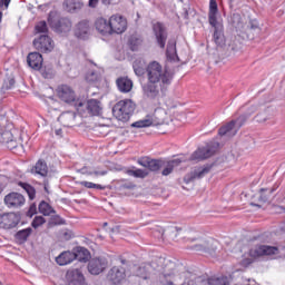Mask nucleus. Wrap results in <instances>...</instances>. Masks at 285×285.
<instances>
[{"mask_svg":"<svg viewBox=\"0 0 285 285\" xmlns=\"http://www.w3.org/2000/svg\"><path fill=\"white\" fill-rule=\"evenodd\" d=\"M147 83L142 85V92L147 99H159L166 97L170 83H173V72L164 69L157 61H151L147 68Z\"/></svg>","mask_w":285,"mask_h":285,"instance_id":"1","label":"nucleus"},{"mask_svg":"<svg viewBox=\"0 0 285 285\" xmlns=\"http://www.w3.org/2000/svg\"><path fill=\"white\" fill-rule=\"evenodd\" d=\"M89 258L90 252L83 247H79L77 253L62 252L59 256L56 257V262L59 264V266H68V264H72L75 259L86 263Z\"/></svg>","mask_w":285,"mask_h":285,"instance_id":"2","label":"nucleus"},{"mask_svg":"<svg viewBox=\"0 0 285 285\" xmlns=\"http://www.w3.org/2000/svg\"><path fill=\"white\" fill-rule=\"evenodd\" d=\"M134 112L135 102L130 99L120 100L112 107V115L118 121H129Z\"/></svg>","mask_w":285,"mask_h":285,"instance_id":"3","label":"nucleus"},{"mask_svg":"<svg viewBox=\"0 0 285 285\" xmlns=\"http://www.w3.org/2000/svg\"><path fill=\"white\" fill-rule=\"evenodd\" d=\"M279 253V248L269 245H257L249 249V257L243 259L244 266H249L253 264L255 259H259V257H271V255H277Z\"/></svg>","mask_w":285,"mask_h":285,"instance_id":"4","label":"nucleus"},{"mask_svg":"<svg viewBox=\"0 0 285 285\" xmlns=\"http://www.w3.org/2000/svg\"><path fill=\"white\" fill-rule=\"evenodd\" d=\"M57 94L61 101L65 104H72L75 108L80 112L81 107L85 106L83 101L77 99V95L75 94V89L68 85H61L57 89Z\"/></svg>","mask_w":285,"mask_h":285,"instance_id":"5","label":"nucleus"},{"mask_svg":"<svg viewBox=\"0 0 285 285\" xmlns=\"http://www.w3.org/2000/svg\"><path fill=\"white\" fill-rule=\"evenodd\" d=\"M247 119L248 117L243 115L239 116L236 120H232L227 125L220 127L218 130L219 137H235L239 131V128L246 124Z\"/></svg>","mask_w":285,"mask_h":285,"instance_id":"6","label":"nucleus"},{"mask_svg":"<svg viewBox=\"0 0 285 285\" xmlns=\"http://www.w3.org/2000/svg\"><path fill=\"white\" fill-rule=\"evenodd\" d=\"M219 148V142H208L205 147H199L190 156L191 161H204V159H209Z\"/></svg>","mask_w":285,"mask_h":285,"instance_id":"7","label":"nucleus"},{"mask_svg":"<svg viewBox=\"0 0 285 285\" xmlns=\"http://www.w3.org/2000/svg\"><path fill=\"white\" fill-rule=\"evenodd\" d=\"M49 26L57 32V35H61L62 37L68 36L70 30H72V21L68 18H59V19H50Z\"/></svg>","mask_w":285,"mask_h":285,"instance_id":"8","label":"nucleus"},{"mask_svg":"<svg viewBox=\"0 0 285 285\" xmlns=\"http://www.w3.org/2000/svg\"><path fill=\"white\" fill-rule=\"evenodd\" d=\"M190 250L195 253H208L213 255L217 250V240L213 238H200L197 243L190 247Z\"/></svg>","mask_w":285,"mask_h":285,"instance_id":"9","label":"nucleus"},{"mask_svg":"<svg viewBox=\"0 0 285 285\" xmlns=\"http://www.w3.org/2000/svg\"><path fill=\"white\" fill-rule=\"evenodd\" d=\"M153 32L157 46H159L161 49L166 48V41H168V30L166 29V24L161 22H155L153 24Z\"/></svg>","mask_w":285,"mask_h":285,"instance_id":"10","label":"nucleus"},{"mask_svg":"<svg viewBox=\"0 0 285 285\" xmlns=\"http://www.w3.org/2000/svg\"><path fill=\"white\" fill-rule=\"evenodd\" d=\"M33 46L39 52H52L55 50V41L48 35H41L33 40Z\"/></svg>","mask_w":285,"mask_h":285,"instance_id":"11","label":"nucleus"},{"mask_svg":"<svg viewBox=\"0 0 285 285\" xmlns=\"http://www.w3.org/2000/svg\"><path fill=\"white\" fill-rule=\"evenodd\" d=\"M19 222H21V219L16 213L0 215V228H3V230H12V228H17Z\"/></svg>","mask_w":285,"mask_h":285,"instance_id":"12","label":"nucleus"},{"mask_svg":"<svg viewBox=\"0 0 285 285\" xmlns=\"http://www.w3.org/2000/svg\"><path fill=\"white\" fill-rule=\"evenodd\" d=\"M109 26L111 35L112 32L116 35H122V32H126L128 28V22L126 21V18L115 14L109 18Z\"/></svg>","mask_w":285,"mask_h":285,"instance_id":"13","label":"nucleus"},{"mask_svg":"<svg viewBox=\"0 0 285 285\" xmlns=\"http://www.w3.org/2000/svg\"><path fill=\"white\" fill-rule=\"evenodd\" d=\"M26 204V197L17 191L9 193L4 196V205L7 208H21Z\"/></svg>","mask_w":285,"mask_h":285,"instance_id":"14","label":"nucleus"},{"mask_svg":"<svg viewBox=\"0 0 285 285\" xmlns=\"http://www.w3.org/2000/svg\"><path fill=\"white\" fill-rule=\"evenodd\" d=\"M107 279L114 285L121 284L126 279V268L121 266H114L107 274Z\"/></svg>","mask_w":285,"mask_h":285,"instance_id":"15","label":"nucleus"},{"mask_svg":"<svg viewBox=\"0 0 285 285\" xmlns=\"http://www.w3.org/2000/svg\"><path fill=\"white\" fill-rule=\"evenodd\" d=\"M163 163L164 159H150L148 157H142L137 160V164H139V166H142V168H148V170H151V173H157V170H161Z\"/></svg>","mask_w":285,"mask_h":285,"instance_id":"16","label":"nucleus"},{"mask_svg":"<svg viewBox=\"0 0 285 285\" xmlns=\"http://www.w3.org/2000/svg\"><path fill=\"white\" fill-rule=\"evenodd\" d=\"M108 263L104 258H92L88 264V271L91 275H100L106 271Z\"/></svg>","mask_w":285,"mask_h":285,"instance_id":"17","label":"nucleus"},{"mask_svg":"<svg viewBox=\"0 0 285 285\" xmlns=\"http://www.w3.org/2000/svg\"><path fill=\"white\" fill-rule=\"evenodd\" d=\"M73 32L77 39L86 41V39H89L90 37V24L88 21L82 20L76 24Z\"/></svg>","mask_w":285,"mask_h":285,"instance_id":"18","label":"nucleus"},{"mask_svg":"<svg viewBox=\"0 0 285 285\" xmlns=\"http://www.w3.org/2000/svg\"><path fill=\"white\" fill-rule=\"evenodd\" d=\"M208 173H210V167H198L190 171L189 174H187L184 178V181L186 184H190V181H195V179H202L206 177Z\"/></svg>","mask_w":285,"mask_h":285,"instance_id":"19","label":"nucleus"},{"mask_svg":"<svg viewBox=\"0 0 285 285\" xmlns=\"http://www.w3.org/2000/svg\"><path fill=\"white\" fill-rule=\"evenodd\" d=\"M183 161H184V159H181V158H175L171 160H163V165H161L163 177H168V175H171L173 170H175V168H177L178 166H181Z\"/></svg>","mask_w":285,"mask_h":285,"instance_id":"20","label":"nucleus"},{"mask_svg":"<svg viewBox=\"0 0 285 285\" xmlns=\"http://www.w3.org/2000/svg\"><path fill=\"white\" fill-rule=\"evenodd\" d=\"M27 63L32 70H41V66H43V56L37 51L31 52L27 57Z\"/></svg>","mask_w":285,"mask_h":285,"instance_id":"21","label":"nucleus"},{"mask_svg":"<svg viewBox=\"0 0 285 285\" xmlns=\"http://www.w3.org/2000/svg\"><path fill=\"white\" fill-rule=\"evenodd\" d=\"M67 279L69 285H83V282H86L83 273H81L79 269H72L71 272H68Z\"/></svg>","mask_w":285,"mask_h":285,"instance_id":"22","label":"nucleus"},{"mask_svg":"<svg viewBox=\"0 0 285 285\" xmlns=\"http://www.w3.org/2000/svg\"><path fill=\"white\" fill-rule=\"evenodd\" d=\"M217 14H219V7L217 0H209L208 21L210 26H217Z\"/></svg>","mask_w":285,"mask_h":285,"instance_id":"23","label":"nucleus"},{"mask_svg":"<svg viewBox=\"0 0 285 285\" xmlns=\"http://www.w3.org/2000/svg\"><path fill=\"white\" fill-rule=\"evenodd\" d=\"M214 28V41L218 48H224L226 46V37L224 36V31L222 29V24L216 23V26H212Z\"/></svg>","mask_w":285,"mask_h":285,"instance_id":"24","label":"nucleus"},{"mask_svg":"<svg viewBox=\"0 0 285 285\" xmlns=\"http://www.w3.org/2000/svg\"><path fill=\"white\" fill-rule=\"evenodd\" d=\"M86 109L87 112L97 117L98 115H101V102L97 99H90L86 104Z\"/></svg>","mask_w":285,"mask_h":285,"instance_id":"25","label":"nucleus"},{"mask_svg":"<svg viewBox=\"0 0 285 285\" xmlns=\"http://www.w3.org/2000/svg\"><path fill=\"white\" fill-rule=\"evenodd\" d=\"M33 175H40L41 177L48 176V163L43 159H39L36 165L31 168Z\"/></svg>","mask_w":285,"mask_h":285,"instance_id":"26","label":"nucleus"},{"mask_svg":"<svg viewBox=\"0 0 285 285\" xmlns=\"http://www.w3.org/2000/svg\"><path fill=\"white\" fill-rule=\"evenodd\" d=\"M96 30L100 32V35H111L110 31V20H107L105 18H98L96 20Z\"/></svg>","mask_w":285,"mask_h":285,"instance_id":"27","label":"nucleus"},{"mask_svg":"<svg viewBox=\"0 0 285 285\" xmlns=\"http://www.w3.org/2000/svg\"><path fill=\"white\" fill-rule=\"evenodd\" d=\"M116 83L120 92H130L132 90V80H130L129 78H118Z\"/></svg>","mask_w":285,"mask_h":285,"instance_id":"28","label":"nucleus"},{"mask_svg":"<svg viewBox=\"0 0 285 285\" xmlns=\"http://www.w3.org/2000/svg\"><path fill=\"white\" fill-rule=\"evenodd\" d=\"M30 235H32V228H30V227L18 230L14 234V240L17 244H26V242H28V238L30 237Z\"/></svg>","mask_w":285,"mask_h":285,"instance_id":"29","label":"nucleus"},{"mask_svg":"<svg viewBox=\"0 0 285 285\" xmlns=\"http://www.w3.org/2000/svg\"><path fill=\"white\" fill-rule=\"evenodd\" d=\"M75 119H77V115L73 111H66L59 116L58 121H60L62 126L68 127L73 124Z\"/></svg>","mask_w":285,"mask_h":285,"instance_id":"30","label":"nucleus"},{"mask_svg":"<svg viewBox=\"0 0 285 285\" xmlns=\"http://www.w3.org/2000/svg\"><path fill=\"white\" fill-rule=\"evenodd\" d=\"M78 173H80V175H87L88 177H106V175H108V170L104 169V170H99V169H88V167H82L81 169H78Z\"/></svg>","mask_w":285,"mask_h":285,"instance_id":"31","label":"nucleus"},{"mask_svg":"<svg viewBox=\"0 0 285 285\" xmlns=\"http://www.w3.org/2000/svg\"><path fill=\"white\" fill-rule=\"evenodd\" d=\"M63 6L68 12H75V10L83 8V2L81 0H65Z\"/></svg>","mask_w":285,"mask_h":285,"instance_id":"32","label":"nucleus"},{"mask_svg":"<svg viewBox=\"0 0 285 285\" xmlns=\"http://www.w3.org/2000/svg\"><path fill=\"white\" fill-rule=\"evenodd\" d=\"M232 23L236 30H244V26H246V20L239 13H234L232 17Z\"/></svg>","mask_w":285,"mask_h":285,"instance_id":"33","label":"nucleus"},{"mask_svg":"<svg viewBox=\"0 0 285 285\" xmlns=\"http://www.w3.org/2000/svg\"><path fill=\"white\" fill-rule=\"evenodd\" d=\"M39 213H41V215H45V217H48L52 214H55V208H52V206H50V204L46 203V202H41L39 204Z\"/></svg>","mask_w":285,"mask_h":285,"instance_id":"34","label":"nucleus"},{"mask_svg":"<svg viewBox=\"0 0 285 285\" xmlns=\"http://www.w3.org/2000/svg\"><path fill=\"white\" fill-rule=\"evenodd\" d=\"M144 40H141V37L139 36H130L128 40V45L130 47V50L135 52L136 50H139V46H141Z\"/></svg>","mask_w":285,"mask_h":285,"instance_id":"35","label":"nucleus"},{"mask_svg":"<svg viewBox=\"0 0 285 285\" xmlns=\"http://www.w3.org/2000/svg\"><path fill=\"white\" fill-rule=\"evenodd\" d=\"M150 275V265H142L136 269V276L141 279H148Z\"/></svg>","mask_w":285,"mask_h":285,"instance_id":"36","label":"nucleus"},{"mask_svg":"<svg viewBox=\"0 0 285 285\" xmlns=\"http://www.w3.org/2000/svg\"><path fill=\"white\" fill-rule=\"evenodd\" d=\"M18 186H20V188H23V190H26L27 195L29 196V199H35L36 195H37V190L35 189V187H32L30 184L27 183H18Z\"/></svg>","mask_w":285,"mask_h":285,"instance_id":"37","label":"nucleus"},{"mask_svg":"<svg viewBox=\"0 0 285 285\" xmlns=\"http://www.w3.org/2000/svg\"><path fill=\"white\" fill-rule=\"evenodd\" d=\"M275 191V188H262L261 189V196L259 202L263 204H266L271 199V195Z\"/></svg>","mask_w":285,"mask_h":285,"instance_id":"38","label":"nucleus"},{"mask_svg":"<svg viewBox=\"0 0 285 285\" xmlns=\"http://www.w3.org/2000/svg\"><path fill=\"white\" fill-rule=\"evenodd\" d=\"M153 125V119L147 118L131 124V128H148Z\"/></svg>","mask_w":285,"mask_h":285,"instance_id":"39","label":"nucleus"},{"mask_svg":"<svg viewBox=\"0 0 285 285\" xmlns=\"http://www.w3.org/2000/svg\"><path fill=\"white\" fill-rule=\"evenodd\" d=\"M207 285H229L228 277L209 278Z\"/></svg>","mask_w":285,"mask_h":285,"instance_id":"40","label":"nucleus"},{"mask_svg":"<svg viewBox=\"0 0 285 285\" xmlns=\"http://www.w3.org/2000/svg\"><path fill=\"white\" fill-rule=\"evenodd\" d=\"M167 57L169 59H175L177 57V48L175 47V42H168Z\"/></svg>","mask_w":285,"mask_h":285,"instance_id":"41","label":"nucleus"},{"mask_svg":"<svg viewBox=\"0 0 285 285\" xmlns=\"http://www.w3.org/2000/svg\"><path fill=\"white\" fill-rule=\"evenodd\" d=\"M80 186H83L85 188H96V190H106L105 186L86 180L81 181Z\"/></svg>","mask_w":285,"mask_h":285,"instance_id":"42","label":"nucleus"},{"mask_svg":"<svg viewBox=\"0 0 285 285\" xmlns=\"http://www.w3.org/2000/svg\"><path fill=\"white\" fill-rule=\"evenodd\" d=\"M36 32L39 35H47L48 32V23L46 21H40L36 24Z\"/></svg>","mask_w":285,"mask_h":285,"instance_id":"43","label":"nucleus"},{"mask_svg":"<svg viewBox=\"0 0 285 285\" xmlns=\"http://www.w3.org/2000/svg\"><path fill=\"white\" fill-rule=\"evenodd\" d=\"M49 224H50L51 226H61V225L66 224V220H63V218H61V216L55 215V216H52V217L50 218Z\"/></svg>","mask_w":285,"mask_h":285,"instance_id":"44","label":"nucleus"},{"mask_svg":"<svg viewBox=\"0 0 285 285\" xmlns=\"http://www.w3.org/2000/svg\"><path fill=\"white\" fill-rule=\"evenodd\" d=\"M128 175H132L134 177H139L140 179H144V177H148V171L144 169H136L128 171Z\"/></svg>","mask_w":285,"mask_h":285,"instance_id":"45","label":"nucleus"},{"mask_svg":"<svg viewBox=\"0 0 285 285\" xmlns=\"http://www.w3.org/2000/svg\"><path fill=\"white\" fill-rule=\"evenodd\" d=\"M46 218L43 216H36L31 223L32 228H39V226H43Z\"/></svg>","mask_w":285,"mask_h":285,"instance_id":"46","label":"nucleus"},{"mask_svg":"<svg viewBox=\"0 0 285 285\" xmlns=\"http://www.w3.org/2000/svg\"><path fill=\"white\" fill-rule=\"evenodd\" d=\"M135 75H137V77H141V75H144V67L139 66L138 61H135L132 65Z\"/></svg>","mask_w":285,"mask_h":285,"instance_id":"47","label":"nucleus"},{"mask_svg":"<svg viewBox=\"0 0 285 285\" xmlns=\"http://www.w3.org/2000/svg\"><path fill=\"white\" fill-rule=\"evenodd\" d=\"M256 121L258 124H264V121H268V119H271L268 117V115L266 112H262V114H258L256 117H255Z\"/></svg>","mask_w":285,"mask_h":285,"instance_id":"48","label":"nucleus"},{"mask_svg":"<svg viewBox=\"0 0 285 285\" xmlns=\"http://www.w3.org/2000/svg\"><path fill=\"white\" fill-rule=\"evenodd\" d=\"M86 79L87 81H97V79H99V73L96 71H90L87 73Z\"/></svg>","mask_w":285,"mask_h":285,"instance_id":"49","label":"nucleus"},{"mask_svg":"<svg viewBox=\"0 0 285 285\" xmlns=\"http://www.w3.org/2000/svg\"><path fill=\"white\" fill-rule=\"evenodd\" d=\"M132 188H135V184L132 183H124L119 187L120 190H132Z\"/></svg>","mask_w":285,"mask_h":285,"instance_id":"50","label":"nucleus"},{"mask_svg":"<svg viewBox=\"0 0 285 285\" xmlns=\"http://www.w3.org/2000/svg\"><path fill=\"white\" fill-rule=\"evenodd\" d=\"M28 217H32L37 215V205H31L29 207V210L27 212Z\"/></svg>","mask_w":285,"mask_h":285,"instance_id":"51","label":"nucleus"},{"mask_svg":"<svg viewBox=\"0 0 285 285\" xmlns=\"http://www.w3.org/2000/svg\"><path fill=\"white\" fill-rule=\"evenodd\" d=\"M9 83V85H8ZM14 86V79H9V82H4L3 88L4 90H10Z\"/></svg>","mask_w":285,"mask_h":285,"instance_id":"52","label":"nucleus"},{"mask_svg":"<svg viewBox=\"0 0 285 285\" xmlns=\"http://www.w3.org/2000/svg\"><path fill=\"white\" fill-rule=\"evenodd\" d=\"M99 6V0H89L88 7L89 8H97Z\"/></svg>","mask_w":285,"mask_h":285,"instance_id":"53","label":"nucleus"},{"mask_svg":"<svg viewBox=\"0 0 285 285\" xmlns=\"http://www.w3.org/2000/svg\"><path fill=\"white\" fill-rule=\"evenodd\" d=\"M10 1L12 0H0V8H6V10H8V7L10 6Z\"/></svg>","mask_w":285,"mask_h":285,"instance_id":"54","label":"nucleus"},{"mask_svg":"<svg viewBox=\"0 0 285 285\" xmlns=\"http://www.w3.org/2000/svg\"><path fill=\"white\" fill-rule=\"evenodd\" d=\"M42 77L45 79H52V73L51 71H42Z\"/></svg>","mask_w":285,"mask_h":285,"instance_id":"55","label":"nucleus"},{"mask_svg":"<svg viewBox=\"0 0 285 285\" xmlns=\"http://www.w3.org/2000/svg\"><path fill=\"white\" fill-rule=\"evenodd\" d=\"M101 2L104 3V6H110L112 3H117V0H101Z\"/></svg>","mask_w":285,"mask_h":285,"instance_id":"56","label":"nucleus"},{"mask_svg":"<svg viewBox=\"0 0 285 285\" xmlns=\"http://www.w3.org/2000/svg\"><path fill=\"white\" fill-rule=\"evenodd\" d=\"M163 277H164L165 279H168V277H173V273L165 271V272L163 273Z\"/></svg>","mask_w":285,"mask_h":285,"instance_id":"57","label":"nucleus"},{"mask_svg":"<svg viewBox=\"0 0 285 285\" xmlns=\"http://www.w3.org/2000/svg\"><path fill=\"white\" fill-rule=\"evenodd\" d=\"M2 19H3V12L0 11V23H1Z\"/></svg>","mask_w":285,"mask_h":285,"instance_id":"58","label":"nucleus"},{"mask_svg":"<svg viewBox=\"0 0 285 285\" xmlns=\"http://www.w3.org/2000/svg\"><path fill=\"white\" fill-rule=\"evenodd\" d=\"M120 264L126 265L127 264L126 259H120Z\"/></svg>","mask_w":285,"mask_h":285,"instance_id":"59","label":"nucleus"},{"mask_svg":"<svg viewBox=\"0 0 285 285\" xmlns=\"http://www.w3.org/2000/svg\"><path fill=\"white\" fill-rule=\"evenodd\" d=\"M255 28H257V26H255V24H252V30H255Z\"/></svg>","mask_w":285,"mask_h":285,"instance_id":"60","label":"nucleus"},{"mask_svg":"<svg viewBox=\"0 0 285 285\" xmlns=\"http://www.w3.org/2000/svg\"><path fill=\"white\" fill-rule=\"evenodd\" d=\"M167 285H173V282H171V281H168V282H167Z\"/></svg>","mask_w":285,"mask_h":285,"instance_id":"61","label":"nucleus"},{"mask_svg":"<svg viewBox=\"0 0 285 285\" xmlns=\"http://www.w3.org/2000/svg\"><path fill=\"white\" fill-rule=\"evenodd\" d=\"M60 132H61V130H58V131H57V135H59Z\"/></svg>","mask_w":285,"mask_h":285,"instance_id":"62","label":"nucleus"},{"mask_svg":"<svg viewBox=\"0 0 285 285\" xmlns=\"http://www.w3.org/2000/svg\"><path fill=\"white\" fill-rule=\"evenodd\" d=\"M104 226H108V223H104Z\"/></svg>","mask_w":285,"mask_h":285,"instance_id":"63","label":"nucleus"},{"mask_svg":"<svg viewBox=\"0 0 285 285\" xmlns=\"http://www.w3.org/2000/svg\"><path fill=\"white\" fill-rule=\"evenodd\" d=\"M170 266H174L173 263H170Z\"/></svg>","mask_w":285,"mask_h":285,"instance_id":"64","label":"nucleus"}]
</instances>
